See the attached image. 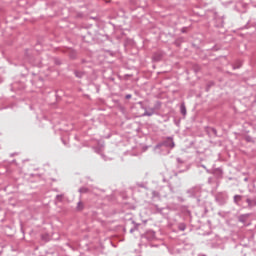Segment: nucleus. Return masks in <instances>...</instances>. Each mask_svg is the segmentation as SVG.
Wrapping results in <instances>:
<instances>
[{"label":"nucleus","mask_w":256,"mask_h":256,"mask_svg":"<svg viewBox=\"0 0 256 256\" xmlns=\"http://www.w3.org/2000/svg\"><path fill=\"white\" fill-rule=\"evenodd\" d=\"M157 147H169L170 149H173V147H175L173 137H167L160 144H158Z\"/></svg>","instance_id":"nucleus-1"},{"label":"nucleus","mask_w":256,"mask_h":256,"mask_svg":"<svg viewBox=\"0 0 256 256\" xmlns=\"http://www.w3.org/2000/svg\"><path fill=\"white\" fill-rule=\"evenodd\" d=\"M215 199L220 205H225V203L227 202V194L223 192L217 193Z\"/></svg>","instance_id":"nucleus-2"},{"label":"nucleus","mask_w":256,"mask_h":256,"mask_svg":"<svg viewBox=\"0 0 256 256\" xmlns=\"http://www.w3.org/2000/svg\"><path fill=\"white\" fill-rule=\"evenodd\" d=\"M142 109H144V113L142 114V117H152V115H155L156 110L155 108H150L147 110V108L142 106Z\"/></svg>","instance_id":"nucleus-3"},{"label":"nucleus","mask_w":256,"mask_h":256,"mask_svg":"<svg viewBox=\"0 0 256 256\" xmlns=\"http://www.w3.org/2000/svg\"><path fill=\"white\" fill-rule=\"evenodd\" d=\"M211 173L216 179H223V170L221 168H215Z\"/></svg>","instance_id":"nucleus-4"},{"label":"nucleus","mask_w":256,"mask_h":256,"mask_svg":"<svg viewBox=\"0 0 256 256\" xmlns=\"http://www.w3.org/2000/svg\"><path fill=\"white\" fill-rule=\"evenodd\" d=\"M205 131L209 137H217V129L213 127H206Z\"/></svg>","instance_id":"nucleus-5"},{"label":"nucleus","mask_w":256,"mask_h":256,"mask_svg":"<svg viewBox=\"0 0 256 256\" xmlns=\"http://www.w3.org/2000/svg\"><path fill=\"white\" fill-rule=\"evenodd\" d=\"M188 193L197 197V194L201 193V187H199V186L193 187V188L188 190Z\"/></svg>","instance_id":"nucleus-6"},{"label":"nucleus","mask_w":256,"mask_h":256,"mask_svg":"<svg viewBox=\"0 0 256 256\" xmlns=\"http://www.w3.org/2000/svg\"><path fill=\"white\" fill-rule=\"evenodd\" d=\"M246 203L248 204V207L251 209L252 207H256V197L253 198H247Z\"/></svg>","instance_id":"nucleus-7"},{"label":"nucleus","mask_w":256,"mask_h":256,"mask_svg":"<svg viewBox=\"0 0 256 256\" xmlns=\"http://www.w3.org/2000/svg\"><path fill=\"white\" fill-rule=\"evenodd\" d=\"M248 219H249V214H242V215L238 216V221L240 223H243V225H245V223H247Z\"/></svg>","instance_id":"nucleus-8"},{"label":"nucleus","mask_w":256,"mask_h":256,"mask_svg":"<svg viewBox=\"0 0 256 256\" xmlns=\"http://www.w3.org/2000/svg\"><path fill=\"white\" fill-rule=\"evenodd\" d=\"M74 75L77 79H83L85 77V71L74 70Z\"/></svg>","instance_id":"nucleus-9"},{"label":"nucleus","mask_w":256,"mask_h":256,"mask_svg":"<svg viewBox=\"0 0 256 256\" xmlns=\"http://www.w3.org/2000/svg\"><path fill=\"white\" fill-rule=\"evenodd\" d=\"M180 113L181 115H183L185 117V115H187V107L185 106V103H182L180 105Z\"/></svg>","instance_id":"nucleus-10"},{"label":"nucleus","mask_w":256,"mask_h":256,"mask_svg":"<svg viewBox=\"0 0 256 256\" xmlns=\"http://www.w3.org/2000/svg\"><path fill=\"white\" fill-rule=\"evenodd\" d=\"M241 201H243V196H241V195H235L234 196L235 205H239V203H241Z\"/></svg>","instance_id":"nucleus-11"},{"label":"nucleus","mask_w":256,"mask_h":256,"mask_svg":"<svg viewBox=\"0 0 256 256\" xmlns=\"http://www.w3.org/2000/svg\"><path fill=\"white\" fill-rule=\"evenodd\" d=\"M69 57L70 59H77V52L75 50H70Z\"/></svg>","instance_id":"nucleus-12"},{"label":"nucleus","mask_w":256,"mask_h":256,"mask_svg":"<svg viewBox=\"0 0 256 256\" xmlns=\"http://www.w3.org/2000/svg\"><path fill=\"white\" fill-rule=\"evenodd\" d=\"M95 153H97L98 155H101V153H103V147L101 146H96V147H93Z\"/></svg>","instance_id":"nucleus-13"},{"label":"nucleus","mask_w":256,"mask_h":256,"mask_svg":"<svg viewBox=\"0 0 256 256\" xmlns=\"http://www.w3.org/2000/svg\"><path fill=\"white\" fill-rule=\"evenodd\" d=\"M215 183H216L217 187H219V181L215 182V179H213L212 177L208 178V185H213Z\"/></svg>","instance_id":"nucleus-14"},{"label":"nucleus","mask_w":256,"mask_h":256,"mask_svg":"<svg viewBox=\"0 0 256 256\" xmlns=\"http://www.w3.org/2000/svg\"><path fill=\"white\" fill-rule=\"evenodd\" d=\"M179 231H185L187 229V225L185 223L178 224Z\"/></svg>","instance_id":"nucleus-15"},{"label":"nucleus","mask_w":256,"mask_h":256,"mask_svg":"<svg viewBox=\"0 0 256 256\" xmlns=\"http://www.w3.org/2000/svg\"><path fill=\"white\" fill-rule=\"evenodd\" d=\"M183 38H178L175 40L174 45H176V47H181V43H183Z\"/></svg>","instance_id":"nucleus-16"},{"label":"nucleus","mask_w":256,"mask_h":256,"mask_svg":"<svg viewBox=\"0 0 256 256\" xmlns=\"http://www.w3.org/2000/svg\"><path fill=\"white\" fill-rule=\"evenodd\" d=\"M76 209H77V211H83V209H84L83 202L79 201L77 203Z\"/></svg>","instance_id":"nucleus-17"},{"label":"nucleus","mask_w":256,"mask_h":256,"mask_svg":"<svg viewBox=\"0 0 256 256\" xmlns=\"http://www.w3.org/2000/svg\"><path fill=\"white\" fill-rule=\"evenodd\" d=\"M41 239L42 241H45V242L49 241V234H42Z\"/></svg>","instance_id":"nucleus-18"},{"label":"nucleus","mask_w":256,"mask_h":256,"mask_svg":"<svg viewBox=\"0 0 256 256\" xmlns=\"http://www.w3.org/2000/svg\"><path fill=\"white\" fill-rule=\"evenodd\" d=\"M79 193H89V188L82 187V188L79 189Z\"/></svg>","instance_id":"nucleus-19"},{"label":"nucleus","mask_w":256,"mask_h":256,"mask_svg":"<svg viewBox=\"0 0 256 256\" xmlns=\"http://www.w3.org/2000/svg\"><path fill=\"white\" fill-rule=\"evenodd\" d=\"M153 60L154 61H161V55L160 54H154Z\"/></svg>","instance_id":"nucleus-20"},{"label":"nucleus","mask_w":256,"mask_h":256,"mask_svg":"<svg viewBox=\"0 0 256 256\" xmlns=\"http://www.w3.org/2000/svg\"><path fill=\"white\" fill-rule=\"evenodd\" d=\"M153 108L155 109V111L161 109V102L157 101Z\"/></svg>","instance_id":"nucleus-21"},{"label":"nucleus","mask_w":256,"mask_h":256,"mask_svg":"<svg viewBox=\"0 0 256 256\" xmlns=\"http://www.w3.org/2000/svg\"><path fill=\"white\" fill-rule=\"evenodd\" d=\"M137 229H139V224H135L134 227L130 229V233H134Z\"/></svg>","instance_id":"nucleus-22"},{"label":"nucleus","mask_w":256,"mask_h":256,"mask_svg":"<svg viewBox=\"0 0 256 256\" xmlns=\"http://www.w3.org/2000/svg\"><path fill=\"white\" fill-rule=\"evenodd\" d=\"M154 207H155L157 213H163V208H159L158 205H154Z\"/></svg>","instance_id":"nucleus-23"},{"label":"nucleus","mask_w":256,"mask_h":256,"mask_svg":"<svg viewBox=\"0 0 256 256\" xmlns=\"http://www.w3.org/2000/svg\"><path fill=\"white\" fill-rule=\"evenodd\" d=\"M56 200H58L59 202L63 201V194H58L56 196Z\"/></svg>","instance_id":"nucleus-24"},{"label":"nucleus","mask_w":256,"mask_h":256,"mask_svg":"<svg viewBox=\"0 0 256 256\" xmlns=\"http://www.w3.org/2000/svg\"><path fill=\"white\" fill-rule=\"evenodd\" d=\"M168 187H169L171 193H175V188H173V185L169 184Z\"/></svg>","instance_id":"nucleus-25"},{"label":"nucleus","mask_w":256,"mask_h":256,"mask_svg":"<svg viewBox=\"0 0 256 256\" xmlns=\"http://www.w3.org/2000/svg\"><path fill=\"white\" fill-rule=\"evenodd\" d=\"M152 195H153V197H159V192L153 191V192H152Z\"/></svg>","instance_id":"nucleus-26"},{"label":"nucleus","mask_w":256,"mask_h":256,"mask_svg":"<svg viewBox=\"0 0 256 256\" xmlns=\"http://www.w3.org/2000/svg\"><path fill=\"white\" fill-rule=\"evenodd\" d=\"M131 97H132L131 94H127V95L125 96V99H131Z\"/></svg>","instance_id":"nucleus-27"},{"label":"nucleus","mask_w":256,"mask_h":256,"mask_svg":"<svg viewBox=\"0 0 256 256\" xmlns=\"http://www.w3.org/2000/svg\"><path fill=\"white\" fill-rule=\"evenodd\" d=\"M181 32H182V33H187V28H182V29H181Z\"/></svg>","instance_id":"nucleus-28"},{"label":"nucleus","mask_w":256,"mask_h":256,"mask_svg":"<svg viewBox=\"0 0 256 256\" xmlns=\"http://www.w3.org/2000/svg\"><path fill=\"white\" fill-rule=\"evenodd\" d=\"M55 64H56V65H60V64H61V61L55 60Z\"/></svg>","instance_id":"nucleus-29"},{"label":"nucleus","mask_w":256,"mask_h":256,"mask_svg":"<svg viewBox=\"0 0 256 256\" xmlns=\"http://www.w3.org/2000/svg\"><path fill=\"white\" fill-rule=\"evenodd\" d=\"M177 161H178L179 163H183V160H181V158H177Z\"/></svg>","instance_id":"nucleus-30"},{"label":"nucleus","mask_w":256,"mask_h":256,"mask_svg":"<svg viewBox=\"0 0 256 256\" xmlns=\"http://www.w3.org/2000/svg\"><path fill=\"white\" fill-rule=\"evenodd\" d=\"M241 66H233V69H239Z\"/></svg>","instance_id":"nucleus-31"},{"label":"nucleus","mask_w":256,"mask_h":256,"mask_svg":"<svg viewBox=\"0 0 256 256\" xmlns=\"http://www.w3.org/2000/svg\"><path fill=\"white\" fill-rule=\"evenodd\" d=\"M107 52H108L110 55L113 56V52H112V51H109V50H108Z\"/></svg>","instance_id":"nucleus-32"},{"label":"nucleus","mask_w":256,"mask_h":256,"mask_svg":"<svg viewBox=\"0 0 256 256\" xmlns=\"http://www.w3.org/2000/svg\"><path fill=\"white\" fill-rule=\"evenodd\" d=\"M82 63H87V61L85 59H82Z\"/></svg>","instance_id":"nucleus-33"},{"label":"nucleus","mask_w":256,"mask_h":256,"mask_svg":"<svg viewBox=\"0 0 256 256\" xmlns=\"http://www.w3.org/2000/svg\"><path fill=\"white\" fill-rule=\"evenodd\" d=\"M151 235H152V237H155V232H152Z\"/></svg>","instance_id":"nucleus-34"},{"label":"nucleus","mask_w":256,"mask_h":256,"mask_svg":"<svg viewBox=\"0 0 256 256\" xmlns=\"http://www.w3.org/2000/svg\"><path fill=\"white\" fill-rule=\"evenodd\" d=\"M139 105H143V102H138Z\"/></svg>","instance_id":"nucleus-35"},{"label":"nucleus","mask_w":256,"mask_h":256,"mask_svg":"<svg viewBox=\"0 0 256 256\" xmlns=\"http://www.w3.org/2000/svg\"><path fill=\"white\" fill-rule=\"evenodd\" d=\"M63 143H64V145H67V142H65L64 140H63Z\"/></svg>","instance_id":"nucleus-36"},{"label":"nucleus","mask_w":256,"mask_h":256,"mask_svg":"<svg viewBox=\"0 0 256 256\" xmlns=\"http://www.w3.org/2000/svg\"><path fill=\"white\" fill-rule=\"evenodd\" d=\"M133 1H135V0H131V3H133Z\"/></svg>","instance_id":"nucleus-37"},{"label":"nucleus","mask_w":256,"mask_h":256,"mask_svg":"<svg viewBox=\"0 0 256 256\" xmlns=\"http://www.w3.org/2000/svg\"><path fill=\"white\" fill-rule=\"evenodd\" d=\"M243 256H247V254H244Z\"/></svg>","instance_id":"nucleus-38"},{"label":"nucleus","mask_w":256,"mask_h":256,"mask_svg":"<svg viewBox=\"0 0 256 256\" xmlns=\"http://www.w3.org/2000/svg\"><path fill=\"white\" fill-rule=\"evenodd\" d=\"M245 181H247V178H245Z\"/></svg>","instance_id":"nucleus-39"},{"label":"nucleus","mask_w":256,"mask_h":256,"mask_svg":"<svg viewBox=\"0 0 256 256\" xmlns=\"http://www.w3.org/2000/svg\"><path fill=\"white\" fill-rule=\"evenodd\" d=\"M202 256H205V255H202Z\"/></svg>","instance_id":"nucleus-40"}]
</instances>
